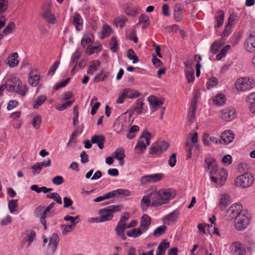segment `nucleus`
Returning <instances> with one entry per match:
<instances>
[{
  "label": "nucleus",
  "mask_w": 255,
  "mask_h": 255,
  "mask_svg": "<svg viewBox=\"0 0 255 255\" xmlns=\"http://www.w3.org/2000/svg\"><path fill=\"white\" fill-rule=\"evenodd\" d=\"M6 89L10 92H15L21 96H24L28 91V87L22 85L21 81L16 77H11L7 79L5 84Z\"/></svg>",
  "instance_id": "f257e3e1"
},
{
  "label": "nucleus",
  "mask_w": 255,
  "mask_h": 255,
  "mask_svg": "<svg viewBox=\"0 0 255 255\" xmlns=\"http://www.w3.org/2000/svg\"><path fill=\"white\" fill-rule=\"evenodd\" d=\"M122 208V206L121 205H110L100 209L98 211V214L100 216L103 222L110 221L113 218L114 214L119 212Z\"/></svg>",
  "instance_id": "f03ea898"
},
{
  "label": "nucleus",
  "mask_w": 255,
  "mask_h": 255,
  "mask_svg": "<svg viewBox=\"0 0 255 255\" xmlns=\"http://www.w3.org/2000/svg\"><path fill=\"white\" fill-rule=\"evenodd\" d=\"M151 134L147 131L143 132L135 146V152L139 154L144 152L147 145L150 143Z\"/></svg>",
  "instance_id": "7ed1b4c3"
},
{
  "label": "nucleus",
  "mask_w": 255,
  "mask_h": 255,
  "mask_svg": "<svg viewBox=\"0 0 255 255\" xmlns=\"http://www.w3.org/2000/svg\"><path fill=\"white\" fill-rule=\"evenodd\" d=\"M55 205L54 202L50 203L46 208L44 206H39L34 211V216L36 217L41 218L43 217H50L54 215V211L51 210Z\"/></svg>",
  "instance_id": "20e7f679"
},
{
  "label": "nucleus",
  "mask_w": 255,
  "mask_h": 255,
  "mask_svg": "<svg viewBox=\"0 0 255 255\" xmlns=\"http://www.w3.org/2000/svg\"><path fill=\"white\" fill-rule=\"evenodd\" d=\"M252 215L246 209L240 208V231L247 228L251 223Z\"/></svg>",
  "instance_id": "39448f33"
},
{
  "label": "nucleus",
  "mask_w": 255,
  "mask_h": 255,
  "mask_svg": "<svg viewBox=\"0 0 255 255\" xmlns=\"http://www.w3.org/2000/svg\"><path fill=\"white\" fill-rule=\"evenodd\" d=\"M169 144L164 141H159L153 143L150 148L151 154L160 155L168 147Z\"/></svg>",
  "instance_id": "423d86ee"
},
{
  "label": "nucleus",
  "mask_w": 255,
  "mask_h": 255,
  "mask_svg": "<svg viewBox=\"0 0 255 255\" xmlns=\"http://www.w3.org/2000/svg\"><path fill=\"white\" fill-rule=\"evenodd\" d=\"M255 85L254 80L250 77H243L240 79V91H247L253 89Z\"/></svg>",
  "instance_id": "0eeeda50"
},
{
  "label": "nucleus",
  "mask_w": 255,
  "mask_h": 255,
  "mask_svg": "<svg viewBox=\"0 0 255 255\" xmlns=\"http://www.w3.org/2000/svg\"><path fill=\"white\" fill-rule=\"evenodd\" d=\"M254 180L253 176L251 173L245 172L240 175V187L243 188L250 187L253 184Z\"/></svg>",
  "instance_id": "6e6552de"
},
{
  "label": "nucleus",
  "mask_w": 255,
  "mask_h": 255,
  "mask_svg": "<svg viewBox=\"0 0 255 255\" xmlns=\"http://www.w3.org/2000/svg\"><path fill=\"white\" fill-rule=\"evenodd\" d=\"M159 191L161 195L162 205L165 204L169 200L173 199L176 195L175 191L171 189H161Z\"/></svg>",
  "instance_id": "1a4fd4ad"
},
{
  "label": "nucleus",
  "mask_w": 255,
  "mask_h": 255,
  "mask_svg": "<svg viewBox=\"0 0 255 255\" xmlns=\"http://www.w3.org/2000/svg\"><path fill=\"white\" fill-rule=\"evenodd\" d=\"M244 47L247 52L255 53V34H251L249 35L244 42Z\"/></svg>",
  "instance_id": "9d476101"
},
{
  "label": "nucleus",
  "mask_w": 255,
  "mask_h": 255,
  "mask_svg": "<svg viewBox=\"0 0 255 255\" xmlns=\"http://www.w3.org/2000/svg\"><path fill=\"white\" fill-rule=\"evenodd\" d=\"M42 16L46 19L48 22L51 24L56 23V17L50 11V6L49 4L43 5L42 6Z\"/></svg>",
  "instance_id": "9b49d317"
},
{
  "label": "nucleus",
  "mask_w": 255,
  "mask_h": 255,
  "mask_svg": "<svg viewBox=\"0 0 255 255\" xmlns=\"http://www.w3.org/2000/svg\"><path fill=\"white\" fill-rule=\"evenodd\" d=\"M205 168H207L211 175H214L217 173L218 171L217 163L213 157H208L205 159Z\"/></svg>",
  "instance_id": "f8f14e48"
},
{
  "label": "nucleus",
  "mask_w": 255,
  "mask_h": 255,
  "mask_svg": "<svg viewBox=\"0 0 255 255\" xmlns=\"http://www.w3.org/2000/svg\"><path fill=\"white\" fill-rule=\"evenodd\" d=\"M234 137V133L231 130H227L221 134V139L219 141L221 144L227 145L233 141Z\"/></svg>",
  "instance_id": "ddd939ff"
},
{
  "label": "nucleus",
  "mask_w": 255,
  "mask_h": 255,
  "mask_svg": "<svg viewBox=\"0 0 255 255\" xmlns=\"http://www.w3.org/2000/svg\"><path fill=\"white\" fill-rule=\"evenodd\" d=\"M151 201V206L157 207L162 205L160 191H152L148 193Z\"/></svg>",
  "instance_id": "4468645a"
},
{
  "label": "nucleus",
  "mask_w": 255,
  "mask_h": 255,
  "mask_svg": "<svg viewBox=\"0 0 255 255\" xmlns=\"http://www.w3.org/2000/svg\"><path fill=\"white\" fill-rule=\"evenodd\" d=\"M151 224V218L147 214H143L140 219L139 228L144 233L148 230Z\"/></svg>",
  "instance_id": "2eb2a0df"
},
{
  "label": "nucleus",
  "mask_w": 255,
  "mask_h": 255,
  "mask_svg": "<svg viewBox=\"0 0 255 255\" xmlns=\"http://www.w3.org/2000/svg\"><path fill=\"white\" fill-rule=\"evenodd\" d=\"M221 118L225 121H231L235 118V111L234 109H225L222 111Z\"/></svg>",
  "instance_id": "dca6fc26"
},
{
  "label": "nucleus",
  "mask_w": 255,
  "mask_h": 255,
  "mask_svg": "<svg viewBox=\"0 0 255 255\" xmlns=\"http://www.w3.org/2000/svg\"><path fill=\"white\" fill-rule=\"evenodd\" d=\"M94 41V37L92 33H87L83 35L81 39V45L83 48L91 46Z\"/></svg>",
  "instance_id": "f3484780"
},
{
  "label": "nucleus",
  "mask_w": 255,
  "mask_h": 255,
  "mask_svg": "<svg viewBox=\"0 0 255 255\" xmlns=\"http://www.w3.org/2000/svg\"><path fill=\"white\" fill-rule=\"evenodd\" d=\"M122 92L126 99H135L141 95L138 91L130 88H125Z\"/></svg>",
  "instance_id": "a211bd4d"
},
{
  "label": "nucleus",
  "mask_w": 255,
  "mask_h": 255,
  "mask_svg": "<svg viewBox=\"0 0 255 255\" xmlns=\"http://www.w3.org/2000/svg\"><path fill=\"white\" fill-rule=\"evenodd\" d=\"M59 241V239L57 234H53L51 236L48 248V250L50 251L52 253H54L56 251Z\"/></svg>",
  "instance_id": "6ab92c4d"
},
{
  "label": "nucleus",
  "mask_w": 255,
  "mask_h": 255,
  "mask_svg": "<svg viewBox=\"0 0 255 255\" xmlns=\"http://www.w3.org/2000/svg\"><path fill=\"white\" fill-rule=\"evenodd\" d=\"M230 203V196L227 194H224L220 198L218 206L220 210H224Z\"/></svg>",
  "instance_id": "aec40b11"
},
{
  "label": "nucleus",
  "mask_w": 255,
  "mask_h": 255,
  "mask_svg": "<svg viewBox=\"0 0 255 255\" xmlns=\"http://www.w3.org/2000/svg\"><path fill=\"white\" fill-rule=\"evenodd\" d=\"M91 140L92 143L97 144L99 148L103 149L104 148L105 137L103 135L95 134L92 136Z\"/></svg>",
  "instance_id": "412c9836"
},
{
  "label": "nucleus",
  "mask_w": 255,
  "mask_h": 255,
  "mask_svg": "<svg viewBox=\"0 0 255 255\" xmlns=\"http://www.w3.org/2000/svg\"><path fill=\"white\" fill-rule=\"evenodd\" d=\"M126 229H127V225H124L119 222L115 228V232L117 235L123 240H126L127 239L124 234L125 231Z\"/></svg>",
  "instance_id": "4be33fe9"
},
{
  "label": "nucleus",
  "mask_w": 255,
  "mask_h": 255,
  "mask_svg": "<svg viewBox=\"0 0 255 255\" xmlns=\"http://www.w3.org/2000/svg\"><path fill=\"white\" fill-rule=\"evenodd\" d=\"M73 24L75 25L78 31L81 30L83 28V20L80 14L75 13L73 17Z\"/></svg>",
  "instance_id": "5701e85b"
},
{
  "label": "nucleus",
  "mask_w": 255,
  "mask_h": 255,
  "mask_svg": "<svg viewBox=\"0 0 255 255\" xmlns=\"http://www.w3.org/2000/svg\"><path fill=\"white\" fill-rule=\"evenodd\" d=\"M147 101L149 102L150 106L152 108L154 109V110H156L158 108L163 105V102L161 100L153 96H151L148 97Z\"/></svg>",
  "instance_id": "b1692460"
},
{
  "label": "nucleus",
  "mask_w": 255,
  "mask_h": 255,
  "mask_svg": "<svg viewBox=\"0 0 255 255\" xmlns=\"http://www.w3.org/2000/svg\"><path fill=\"white\" fill-rule=\"evenodd\" d=\"M246 101L250 104L249 109L251 113L255 114V92L250 94L246 98Z\"/></svg>",
  "instance_id": "393cba45"
},
{
  "label": "nucleus",
  "mask_w": 255,
  "mask_h": 255,
  "mask_svg": "<svg viewBox=\"0 0 255 255\" xmlns=\"http://www.w3.org/2000/svg\"><path fill=\"white\" fill-rule=\"evenodd\" d=\"M183 8L180 5L176 4L174 7V17L176 22H180L183 18Z\"/></svg>",
  "instance_id": "a878e982"
},
{
  "label": "nucleus",
  "mask_w": 255,
  "mask_h": 255,
  "mask_svg": "<svg viewBox=\"0 0 255 255\" xmlns=\"http://www.w3.org/2000/svg\"><path fill=\"white\" fill-rule=\"evenodd\" d=\"M150 23L149 18L146 14H142L140 15L138 19V22L137 25L141 24L143 29L148 27Z\"/></svg>",
  "instance_id": "bb28decb"
},
{
  "label": "nucleus",
  "mask_w": 255,
  "mask_h": 255,
  "mask_svg": "<svg viewBox=\"0 0 255 255\" xmlns=\"http://www.w3.org/2000/svg\"><path fill=\"white\" fill-rule=\"evenodd\" d=\"M17 58V53H12L11 55L7 58V64L10 67H14L17 66L18 64Z\"/></svg>",
  "instance_id": "cd10ccee"
},
{
  "label": "nucleus",
  "mask_w": 255,
  "mask_h": 255,
  "mask_svg": "<svg viewBox=\"0 0 255 255\" xmlns=\"http://www.w3.org/2000/svg\"><path fill=\"white\" fill-rule=\"evenodd\" d=\"M124 8L126 14L129 16H134L138 12V8L132 7L128 4H126Z\"/></svg>",
  "instance_id": "c85d7f7f"
},
{
  "label": "nucleus",
  "mask_w": 255,
  "mask_h": 255,
  "mask_svg": "<svg viewBox=\"0 0 255 255\" xmlns=\"http://www.w3.org/2000/svg\"><path fill=\"white\" fill-rule=\"evenodd\" d=\"M226 98L222 93H218L213 99L214 104L217 106H222L225 104Z\"/></svg>",
  "instance_id": "c756f323"
},
{
  "label": "nucleus",
  "mask_w": 255,
  "mask_h": 255,
  "mask_svg": "<svg viewBox=\"0 0 255 255\" xmlns=\"http://www.w3.org/2000/svg\"><path fill=\"white\" fill-rule=\"evenodd\" d=\"M179 214V211L177 210H175L173 212L169 213L168 215L165 216L164 219H166L168 221L167 224L169 225L171 223H175L176 222Z\"/></svg>",
  "instance_id": "7c9ffc66"
},
{
  "label": "nucleus",
  "mask_w": 255,
  "mask_h": 255,
  "mask_svg": "<svg viewBox=\"0 0 255 255\" xmlns=\"http://www.w3.org/2000/svg\"><path fill=\"white\" fill-rule=\"evenodd\" d=\"M40 81V76L33 72H30L29 74L28 82L30 85L33 87L36 86Z\"/></svg>",
  "instance_id": "2f4dec72"
},
{
  "label": "nucleus",
  "mask_w": 255,
  "mask_h": 255,
  "mask_svg": "<svg viewBox=\"0 0 255 255\" xmlns=\"http://www.w3.org/2000/svg\"><path fill=\"white\" fill-rule=\"evenodd\" d=\"M221 185H223L228 177V172L225 169H221L217 172Z\"/></svg>",
  "instance_id": "473e14b6"
},
{
  "label": "nucleus",
  "mask_w": 255,
  "mask_h": 255,
  "mask_svg": "<svg viewBox=\"0 0 255 255\" xmlns=\"http://www.w3.org/2000/svg\"><path fill=\"white\" fill-rule=\"evenodd\" d=\"M203 142L204 144L206 146H209L210 145V142H212L215 144L219 143V140L216 137L211 136L207 134H204Z\"/></svg>",
  "instance_id": "72a5a7b5"
},
{
  "label": "nucleus",
  "mask_w": 255,
  "mask_h": 255,
  "mask_svg": "<svg viewBox=\"0 0 255 255\" xmlns=\"http://www.w3.org/2000/svg\"><path fill=\"white\" fill-rule=\"evenodd\" d=\"M239 206L238 203H236L232 205L228 210L227 212L231 213L230 216L232 218H235V219L239 216V211L238 209V207Z\"/></svg>",
  "instance_id": "f704fd0d"
},
{
  "label": "nucleus",
  "mask_w": 255,
  "mask_h": 255,
  "mask_svg": "<svg viewBox=\"0 0 255 255\" xmlns=\"http://www.w3.org/2000/svg\"><path fill=\"white\" fill-rule=\"evenodd\" d=\"M111 194L113 195L112 197H118L121 196L123 197L128 196L130 195V191L128 189H119L111 192Z\"/></svg>",
  "instance_id": "c9c22d12"
},
{
  "label": "nucleus",
  "mask_w": 255,
  "mask_h": 255,
  "mask_svg": "<svg viewBox=\"0 0 255 255\" xmlns=\"http://www.w3.org/2000/svg\"><path fill=\"white\" fill-rule=\"evenodd\" d=\"M143 105L144 103L141 99H138L136 100L132 106L133 112H134L137 114H141L142 112Z\"/></svg>",
  "instance_id": "e433bc0d"
},
{
  "label": "nucleus",
  "mask_w": 255,
  "mask_h": 255,
  "mask_svg": "<svg viewBox=\"0 0 255 255\" xmlns=\"http://www.w3.org/2000/svg\"><path fill=\"white\" fill-rule=\"evenodd\" d=\"M144 232L140 229L134 228L129 230L127 232V236L129 237L136 238L139 237L140 235L142 234Z\"/></svg>",
  "instance_id": "4c0bfd02"
},
{
  "label": "nucleus",
  "mask_w": 255,
  "mask_h": 255,
  "mask_svg": "<svg viewBox=\"0 0 255 255\" xmlns=\"http://www.w3.org/2000/svg\"><path fill=\"white\" fill-rule=\"evenodd\" d=\"M46 99L47 98L45 95H42L37 97L33 102V108L35 109H38V108L45 101Z\"/></svg>",
  "instance_id": "58836bf2"
},
{
  "label": "nucleus",
  "mask_w": 255,
  "mask_h": 255,
  "mask_svg": "<svg viewBox=\"0 0 255 255\" xmlns=\"http://www.w3.org/2000/svg\"><path fill=\"white\" fill-rule=\"evenodd\" d=\"M26 235L25 239L28 242L27 247H29L34 240L36 237V234L34 231L30 230L27 231L26 232Z\"/></svg>",
  "instance_id": "ea45409f"
},
{
  "label": "nucleus",
  "mask_w": 255,
  "mask_h": 255,
  "mask_svg": "<svg viewBox=\"0 0 255 255\" xmlns=\"http://www.w3.org/2000/svg\"><path fill=\"white\" fill-rule=\"evenodd\" d=\"M112 32V29L111 26L108 25H104L103 26L102 31L100 36L101 39H104L105 37H107L110 36Z\"/></svg>",
  "instance_id": "a19ab883"
},
{
  "label": "nucleus",
  "mask_w": 255,
  "mask_h": 255,
  "mask_svg": "<svg viewBox=\"0 0 255 255\" xmlns=\"http://www.w3.org/2000/svg\"><path fill=\"white\" fill-rule=\"evenodd\" d=\"M114 153V157L119 160L124 159L126 156L125 150L122 147L117 148Z\"/></svg>",
  "instance_id": "79ce46f5"
},
{
  "label": "nucleus",
  "mask_w": 255,
  "mask_h": 255,
  "mask_svg": "<svg viewBox=\"0 0 255 255\" xmlns=\"http://www.w3.org/2000/svg\"><path fill=\"white\" fill-rule=\"evenodd\" d=\"M108 73L104 72V70L102 69L100 72L96 75L94 79V81L98 83L101 81H104L108 76Z\"/></svg>",
  "instance_id": "37998d69"
},
{
  "label": "nucleus",
  "mask_w": 255,
  "mask_h": 255,
  "mask_svg": "<svg viewBox=\"0 0 255 255\" xmlns=\"http://www.w3.org/2000/svg\"><path fill=\"white\" fill-rule=\"evenodd\" d=\"M141 206L142 208L146 209L149 206H151V201L148 193L143 197L141 201Z\"/></svg>",
  "instance_id": "c03bdc74"
},
{
  "label": "nucleus",
  "mask_w": 255,
  "mask_h": 255,
  "mask_svg": "<svg viewBox=\"0 0 255 255\" xmlns=\"http://www.w3.org/2000/svg\"><path fill=\"white\" fill-rule=\"evenodd\" d=\"M128 21V18L125 16H121L116 17L114 19V22L117 26L123 27L125 26L126 22Z\"/></svg>",
  "instance_id": "a18cd8bd"
},
{
  "label": "nucleus",
  "mask_w": 255,
  "mask_h": 255,
  "mask_svg": "<svg viewBox=\"0 0 255 255\" xmlns=\"http://www.w3.org/2000/svg\"><path fill=\"white\" fill-rule=\"evenodd\" d=\"M127 56L131 60H132V63L135 64L139 61V59L135 53L132 49H129L127 52Z\"/></svg>",
  "instance_id": "49530a36"
},
{
  "label": "nucleus",
  "mask_w": 255,
  "mask_h": 255,
  "mask_svg": "<svg viewBox=\"0 0 255 255\" xmlns=\"http://www.w3.org/2000/svg\"><path fill=\"white\" fill-rule=\"evenodd\" d=\"M224 13L222 10H219L217 12V15L216 16V19L217 21V24L215 27H220L222 25L224 21Z\"/></svg>",
  "instance_id": "de8ad7c7"
},
{
  "label": "nucleus",
  "mask_w": 255,
  "mask_h": 255,
  "mask_svg": "<svg viewBox=\"0 0 255 255\" xmlns=\"http://www.w3.org/2000/svg\"><path fill=\"white\" fill-rule=\"evenodd\" d=\"M218 84V80L215 77H211L208 79L206 83V87L208 89H210L216 86Z\"/></svg>",
  "instance_id": "09e8293b"
},
{
  "label": "nucleus",
  "mask_w": 255,
  "mask_h": 255,
  "mask_svg": "<svg viewBox=\"0 0 255 255\" xmlns=\"http://www.w3.org/2000/svg\"><path fill=\"white\" fill-rule=\"evenodd\" d=\"M239 242H234L230 247V253L234 255H239Z\"/></svg>",
  "instance_id": "8fccbe9b"
},
{
  "label": "nucleus",
  "mask_w": 255,
  "mask_h": 255,
  "mask_svg": "<svg viewBox=\"0 0 255 255\" xmlns=\"http://www.w3.org/2000/svg\"><path fill=\"white\" fill-rule=\"evenodd\" d=\"M230 49V46L229 45H226L223 47L220 52L217 55L216 59L218 60H220L222 58L225 57L227 54V51Z\"/></svg>",
  "instance_id": "3c124183"
},
{
  "label": "nucleus",
  "mask_w": 255,
  "mask_h": 255,
  "mask_svg": "<svg viewBox=\"0 0 255 255\" xmlns=\"http://www.w3.org/2000/svg\"><path fill=\"white\" fill-rule=\"evenodd\" d=\"M101 50V46H89L86 49V53L91 55L95 53H98Z\"/></svg>",
  "instance_id": "603ef678"
},
{
  "label": "nucleus",
  "mask_w": 255,
  "mask_h": 255,
  "mask_svg": "<svg viewBox=\"0 0 255 255\" xmlns=\"http://www.w3.org/2000/svg\"><path fill=\"white\" fill-rule=\"evenodd\" d=\"M15 26V24L13 22H9L5 27V28L3 29L2 31L3 35H7L10 33H11L14 29Z\"/></svg>",
  "instance_id": "864d4df0"
},
{
  "label": "nucleus",
  "mask_w": 255,
  "mask_h": 255,
  "mask_svg": "<svg viewBox=\"0 0 255 255\" xmlns=\"http://www.w3.org/2000/svg\"><path fill=\"white\" fill-rule=\"evenodd\" d=\"M185 77L189 83L193 82L195 79L194 71L193 69L185 70Z\"/></svg>",
  "instance_id": "5fc2aeb1"
},
{
  "label": "nucleus",
  "mask_w": 255,
  "mask_h": 255,
  "mask_svg": "<svg viewBox=\"0 0 255 255\" xmlns=\"http://www.w3.org/2000/svg\"><path fill=\"white\" fill-rule=\"evenodd\" d=\"M18 207L17 200H11L8 203V208L11 213L16 211Z\"/></svg>",
  "instance_id": "6e6d98bb"
},
{
  "label": "nucleus",
  "mask_w": 255,
  "mask_h": 255,
  "mask_svg": "<svg viewBox=\"0 0 255 255\" xmlns=\"http://www.w3.org/2000/svg\"><path fill=\"white\" fill-rule=\"evenodd\" d=\"M79 215L76 217L67 215L64 217V220L66 221H70L72 225L75 226L79 222Z\"/></svg>",
  "instance_id": "4d7b16f0"
},
{
  "label": "nucleus",
  "mask_w": 255,
  "mask_h": 255,
  "mask_svg": "<svg viewBox=\"0 0 255 255\" xmlns=\"http://www.w3.org/2000/svg\"><path fill=\"white\" fill-rule=\"evenodd\" d=\"M42 119L41 117L39 115L35 116L32 121V126L36 129H38L40 128L41 124Z\"/></svg>",
  "instance_id": "13d9d810"
},
{
  "label": "nucleus",
  "mask_w": 255,
  "mask_h": 255,
  "mask_svg": "<svg viewBox=\"0 0 255 255\" xmlns=\"http://www.w3.org/2000/svg\"><path fill=\"white\" fill-rule=\"evenodd\" d=\"M81 55V52H80L79 51V49L77 48L72 56L70 64L72 65L77 63L79 59L80 58Z\"/></svg>",
  "instance_id": "bf43d9fd"
},
{
  "label": "nucleus",
  "mask_w": 255,
  "mask_h": 255,
  "mask_svg": "<svg viewBox=\"0 0 255 255\" xmlns=\"http://www.w3.org/2000/svg\"><path fill=\"white\" fill-rule=\"evenodd\" d=\"M152 183L160 181L163 178V174L162 173H156L149 174Z\"/></svg>",
  "instance_id": "052dcab7"
},
{
  "label": "nucleus",
  "mask_w": 255,
  "mask_h": 255,
  "mask_svg": "<svg viewBox=\"0 0 255 255\" xmlns=\"http://www.w3.org/2000/svg\"><path fill=\"white\" fill-rule=\"evenodd\" d=\"M166 227L164 225L160 226L156 228L153 232L154 236H159L163 234L165 231Z\"/></svg>",
  "instance_id": "680f3d73"
},
{
  "label": "nucleus",
  "mask_w": 255,
  "mask_h": 255,
  "mask_svg": "<svg viewBox=\"0 0 255 255\" xmlns=\"http://www.w3.org/2000/svg\"><path fill=\"white\" fill-rule=\"evenodd\" d=\"M110 44L111 45V49L113 52H115L118 50V42L115 37H112Z\"/></svg>",
  "instance_id": "e2e57ef3"
},
{
  "label": "nucleus",
  "mask_w": 255,
  "mask_h": 255,
  "mask_svg": "<svg viewBox=\"0 0 255 255\" xmlns=\"http://www.w3.org/2000/svg\"><path fill=\"white\" fill-rule=\"evenodd\" d=\"M75 226L69 225H63L61 226V230L62 232L63 235L67 234V233L72 231L75 228Z\"/></svg>",
  "instance_id": "0e129e2a"
},
{
  "label": "nucleus",
  "mask_w": 255,
  "mask_h": 255,
  "mask_svg": "<svg viewBox=\"0 0 255 255\" xmlns=\"http://www.w3.org/2000/svg\"><path fill=\"white\" fill-rule=\"evenodd\" d=\"M112 196H113V195L111 194V193L110 192H109L103 196H100L98 197L97 198H95L94 200V201L95 202H101L105 199H108L112 198Z\"/></svg>",
  "instance_id": "69168bd1"
},
{
  "label": "nucleus",
  "mask_w": 255,
  "mask_h": 255,
  "mask_svg": "<svg viewBox=\"0 0 255 255\" xmlns=\"http://www.w3.org/2000/svg\"><path fill=\"white\" fill-rule=\"evenodd\" d=\"M140 181L142 185H147L152 183L149 175H145L140 178Z\"/></svg>",
  "instance_id": "338daca9"
},
{
  "label": "nucleus",
  "mask_w": 255,
  "mask_h": 255,
  "mask_svg": "<svg viewBox=\"0 0 255 255\" xmlns=\"http://www.w3.org/2000/svg\"><path fill=\"white\" fill-rule=\"evenodd\" d=\"M31 168L33 174H38L40 172L42 167L40 163L36 162L31 167Z\"/></svg>",
  "instance_id": "774afa93"
}]
</instances>
